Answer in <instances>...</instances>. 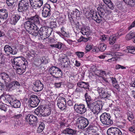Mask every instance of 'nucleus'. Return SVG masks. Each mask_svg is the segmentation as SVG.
I'll return each mask as SVG.
<instances>
[{"label": "nucleus", "instance_id": "f257e3e1", "mask_svg": "<svg viewBox=\"0 0 135 135\" xmlns=\"http://www.w3.org/2000/svg\"><path fill=\"white\" fill-rule=\"evenodd\" d=\"M98 14L97 15L96 12H94L93 14L92 15V19L97 23H99L102 21V18L104 17L105 12V13H107L108 11L104 10L100 6L98 7L97 8Z\"/></svg>", "mask_w": 135, "mask_h": 135}, {"label": "nucleus", "instance_id": "f03ea898", "mask_svg": "<svg viewBox=\"0 0 135 135\" xmlns=\"http://www.w3.org/2000/svg\"><path fill=\"white\" fill-rule=\"evenodd\" d=\"M52 31V30L51 28L43 26L41 27L39 31H38V34L41 39L44 40L49 37Z\"/></svg>", "mask_w": 135, "mask_h": 135}, {"label": "nucleus", "instance_id": "7ed1b4c3", "mask_svg": "<svg viewBox=\"0 0 135 135\" xmlns=\"http://www.w3.org/2000/svg\"><path fill=\"white\" fill-rule=\"evenodd\" d=\"M24 26L30 34L35 36L38 34V30L34 28V26L29 20L25 22Z\"/></svg>", "mask_w": 135, "mask_h": 135}, {"label": "nucleus", "instance_id": "20e7f679", "mask_svg": "<svg viewBox=\"0 0 135 135\" xmlns=\"http://www.w3.org/2000/svg\"><path fill=\"white\" fill-rule=\"evenodd\" d=\"M111 117L110 114L105 112L103 113L100 116V121L103 125L107 126L112 125L113 124V122Z\"/></svg>", "mask_w": 135, "mask_h": 135}, {"label": "nucleus", "instance_id": "39448f33", "mask_svg": "<svg viewBox=\"0 0 135 135\" xmlns=\"http://www.w3.org/2000/svg\"><path fill=\"white\" fill-rule=\"evenodd\" d=\"M12 66L14 69H16V67H20L24 65H26V59L22 57H19L11 60Z\"/></svg>", "mask_w": 135, "mask_h": 135}, {"label": "nucleus", "instance_id": "423d86ee", "mask_svg": "<svg viewBox=\"0 0 135 135\" xmlns=\"http://www.w3.org/2000/svg\"><path fill=\"white\" fill-rule=\"evenodd\" d=\"M77 123L79 124V128L82 129H84L87 127L89 123L88 120L83 116L80 117L78 118Z\"/></svg>", "mask_w": 135, "mask_h": 135}, {"label": "nucleus", "instance_id": "0eeeda50", "mask_svg": "<svg viewBox=\"0 0 135 135\" xmlns=\"http://www.w3.org/2000/svg\"><path fill=\"white\" fill-rule=\"evenodd\" d=\"M51 109L50 108H45L43 109H36L35 112L38 115L40 116L41 115L43 117H47L50 114L51 112Z\"/></svg>", "mask_w": 135, "mask_h": 135}, {"label": "nucleus", "instance_id": "6e6552de", "mask_svg": "<svg viewBox=\"0 0 135 135\" xmlns=\"http://www.w3.org/2000/svg\"><path fill=\"white\" fill-rule=\"evenodd\" d=\"M40 18L37 15H35L34 16H31L28 20L33 24L34 26V28H36L37 30L41 26L40 24Z\"/></svg>", "mask_w": 135, "mask_h": 135}, {"label": "nucleus", "instance_id": "1a4fd4ad", "mask_svg": "<svg viewBox=\"0 0 135 135\" xmlns=\"http://www.w3.org/2000/svg\"><path fill=\"white\" fill-rule=\"evenodd\" d=\"M108 135H127L126 133H122L118 128L115 127H111L107 131Z\"/></svg>", "mask_w": 135, "mask_h": 135}, {"label": "nucleus", "instance_id": "9d476101", "mask_svg": "<svg viewBox=\"0 0 135 135\" xmlns=\"http://www.w3.org/2000/svg\"><path fill=\"white\" fill-rule=\"evenodd\" d=\"M29 3L28 0H21L18 4V10L19 12L26 11L28 8Z\"/></svg>", "mask_w": 135, "mask_h": 135}, {"label": "nucleus", "instance_id": "9b49d317", "mask_svg": "<svg viewBox=\"0 0 135 135\" xmlns=\"http://www.w3.org/2000/svg\"><path fill=\"white\" fill-rule=\"evenodd\" d=\"M105 54H106V55H108L109 56L108 57H112L111 58L108 59L107 60V61L109 62L117 60L119 56L122 55V53L119 52H110L109 53H106Z\"/></svg>", "mask_w": 135, "mask_h": 135}, {"label": "nucleus", "instance_id": "f8f14e48", "mask_svg": "<svg viewBox=\"0 0 135 135\" xmlns=\"http://www.w3.org/2000/svg\"><path fill=\"white\" fill-rule=\"evenodd\" d=\"M40 101V100L37 96L34 95H32L28 100L30 106L32 107L37 106Z\"/></svg>", "mask_w": 135, "mask_h": 135}, {"label": "nucleus", "instance_id": "ddd939ff", "mask_svg": "<svg viewBox=\"0 0 135 135\" xmlns=\"http://www.w3.org/2000/svg\"><path fill=\"white\" fill-rule=\"evenodd\" d=\"M74 108L77 113L80 114L85 113L86 111V109L84 105L81 104H75Z\"/></svg>", "mask_w": 135, "mask_h": 135}, {"label": "nucleus", "instance_id": "4468645a", "mask_svg": "<svg viewBox=\"0 0 135 135\" xmlns=\"http://www.w3.org/2000/svg\"><path fill=\"white\" fill-rule=\"evenodd\" d=\"M25 118L26 120L33 126L35 125L37 122V117L32 114H28Z\"/></svg>", "mask_w": 135, "mask_h": 135}, {"label": "nucleus", "instance_id": "2eb2a0df", "mask_svg": "<svg viewBox=\"0 0 135 135\" xmlns=\"http://www.w3.org/2000/svg\"><path fill=\"white\" fill-rule=\"evenodd\" d=\"M50 4H46L45 6H44L42 12V15L43 17H46L50 16Z\"/></svg>", "mask_w": 135, "mask_h": 135}, {"label": "nucleus", "instance_id": "dca6fc26", "mask_svg": "<svg viewBox=\"0 0 135 135\" xmlns=\"http://www.w3.org/2000/svg\"><path fill=\"white\" fill-rule=\"evenodd\" d=\"M31 6L35 9L39 8L43 4V0H30Z\"/></svg>", "mask_w": 135, "mask_h": 135}, {"label": "nucleus", "instance_id": "f3484780", "mask_svg": "<svg viewBox=\"0 0 135 135\" xmlns=\"http://www.w3.org/2000/svg\"><path fill=\"white\" fill-rule=\"evenodd\" d=\"M34 85L33 88L35 89V91L36 92H38L42 90L44 87V85L39 80H37L33 83Z\"/></svg>", "mask_w": 135, "mask_h": 135}, {"label": "nucleus", "instance_id": "a211bd4d", "mask_svg": "<svg viewBox=\"0 0 135 135\" xmlns=\"http://www.w3.org/2000/svg\"><path fill=\"white\" fill-rule=\"evenodd\" d=\"M50 71L52 76H55L56 75L62 76V75L61 70L56 66L52 67L50 70Z\"/></svg>", "mask_w": 135, "mask_h": 135}, {"label": "nucleus", "instance_id": "6ab92c4d", "mask_svg": "<svg viewBox=\"0 0 135 135\" xmlns=\"http://www.w3.org/2000/svg\"><path fill=\"white\" fill-rule=\"evenodd\" d=\"M98 91L103 98H106L109 100L111 99V95L108 93L106 90L101 88L99 89Z\"/></svg>", "mask_w": 135, "mask_h": 135}, {"label": "nucleus", "instance_id": "aec40b11", "mask_svg": "<svg viewBox=\"0 0 135 135\" xmlns=\"http://www.w3.org/2000/svg\"><path fill=\"white\" fill-rule=\"evenodd\" d=\"M113 110L117 112H114V115L116 118H118L120 116L121 114L123 113V110L122 108L120 106L117 105L114 106Z\"/></svg>", "mask_w": 135, "mask_h": 135}, {"label": "nucleus", "instance_id": "412c9836", "mask_svg": "<svg viewBox=\"0 0 135 135\" xmlns=\"http://www.w3.org/2000/svg\"><path fill=\"white\" fill-rule=\"evenodd\" d=\"M4 50L5 53L8 55L11 54L12 55H15L17 54V51L16 49H13L8 45H6L4 46Z\"/></svg>", "mask_w": 135, "mask_h": 135}, {"label": "nucleus", "instance_id": "4be33fe9", "mask_svg": "<svg viewBox=\"0 0 135 135\" xmlns=\"http://www.w3.org/2000/svg\"><path fill=\"white\" fill-rule=\"evenodd\" d=\"M102 105L101 101H98L96 102H95L93 113L95 114H97L102 109Z\"/></svg>", "mask_w": 135, "mask_h": 135}, {"label": "nucleus", "instance_id": "5701e85b", "mask_svg": "<svg viewBox=\"0 0 135 135\" xmlns=\"http://www.w3.org/2000/svg\"><path fill=\"white\" fill-rule=\"evenodd\" d=\"M58 121V124H59L57 125V126L59 129H62L69 126V125L66 122L65 120L63 118H59Z\"/></svg>", "mask_w": 135, "mask_h": 135}, {"label": "nucleus", "instance_id": "b1692460", "mask_svg": "<svg viewBox=\"0 0 135 135\" xmlns=\"http://www.w3.org/2000/svg\"><path fill=\"white\" fill-rule=\"evenodd\" d=\"M59 61L61 65L63 67H67L69 65L70 61L67 57H61L60 58Z\"/></svg>", "mask_w": 135, "mask_h": 135}, {"label": "nucleus", "instance_id": "393cba45", "mask_svg": "<svg viewBox=\"0 0 135 135\" xmlns=\"http://www.w3.org/2000/svg\"><path fill=\"white\" fill-rule=\"evenodd\" d=\"M20 86V83L17 81H13L8 85V87L12 90L19 89Z\"/></svg>", "mask_w": 135, "mask_h": 135}, {"label": "nucleus", "instance_id": "a878e982", "mask_svg": "<svg viewBox=\"0 0 135 135\" xmlns=\"http://www.w3.org/2000/svg\"><path fill=\"white\" fill-rule=\"evenodd\" d=\"M21 17L18 14L14 15L10 18V22L11 24L15 25Z\"/></svg>", "mask_w": 135, "mask_h": 135}, {"label": "nucleus", "instance_id": "bb28decb", "mask_svg": "<svg viewBox=\"0 0 135 135\" xmlns=\"http://www.w3.org/2000/svg\"><path fill=\"white\" fill-rule=\"evenodd\" d=\"M62 133L65 134H68L70 135H75L76 133V131L70 127L66 128L62 131Z\"/></svg>", "mask_w": 135, "mask_h": 135}, {"label": "nucleus", "instance_id": "cd10ccee", "mask_svg": "<svg viewBox=\"0 0 135 135\" xmlns=\"http://www.w3.org/2000/svg\"><path fill=\"white\" fill-rule=\"evenodd\" d=\"M16 69H14L16 70L17 73L19 75H21L25 71L26 68V65H24L20 67H16Z\"/></svg>", "mask_w": 135, "mask_h": 135}, {"label": "nucleus", "instance_id": "c85d7f7f", "mask_svg": "<svg viewBox=\"0 0 135 135\" xmlns=\"http://www.w3.org/2000/svg\"><path fill=\"white\" fill-rule=\"evenodd\" d=\"M81 32L84 35H89L90 34V30L88 26H84L81 28Z\"/></svg>", "mask_w": 135, "mask_h": 135}, {"label": "nucleus", "instance_id": "c756f323", "mask_svg": "<svg viewBox=\"0 0 135 135\" xmlns=\"http://www.w3.org/2000/svg\"><path fill=\"white\" fill-rule=\"evenodd\" d=\"M118 127L121 129L124 128L125 127L126 120V119L122 118L119 121L117 122Z\"/></svg>", "mask_w": 135, "mask_h": 135}, {"label": "nucleus", "instance_id": "7c9ffc66", "mask_svg": "<svg viewBox=\"0 0 135 135\" xmlns=\"http://www.w3.org/2000/svg\"><path fill=\"white\" fill-rule=\"evenodd\" d=\"M65 16L64 15L61 14L60 15L58 18V22L60 25H62L65 24L66 21Z\"/></svg>", "mask_w": 135, "mask_h": 135}, {"label": "nucleus", "instance_id": "2f4dec72", "mask_svg": "<svg viewBox=\"0 0 135 135\" xmlns=\"http://www.w3.org/2000/svg\"><path fill=\"white\" fill-rule=\"evenodd\" d=\"M8 16L6 10L0 9V18L3 20H6Z\"/></svg>", "mask_w": 135, "mask_h": 135}, {"label": "nucleus", "instance_id": "473e14b6", "mask_svg": "<svg viewBox=\"0 0 135 135\" xmlns=\"http://www.w3.org/2000/svg\"><path fill=\"white\" fill-rule=\"evenodd\" d=\"M77 85L81 88H84L86 89H89V85L88 83L84 82H80L77 84Z\"/></svg>", "mask_w": 135, "mask_h": 135}, {"label": "nucleus", "instance_id": "72a5a7b5", "mask_svg": "<svg viewBox=\"0 0 135 135\" xmlns=\"http://www.w3.org/2000/svg\"><path fill=\"white\" fill-rule=\"evenodd\" d=\"M11 105L15 108H18L20 107L21 103L19 100L17 99L14 100L12 102Z\"/></svg>", "mask_w": 135, "mask_h": 135}, {"label": "nucleus", "instance_id": "f704fd0d", "mask_svg": "<svg viewBox=\"0 0 135 135\" xmlns=\"http://www.w3.org/2000/svg\"><path fill=\"white\" fill-rule=\"evenodd\" d=\"M39 124V126L37 130V132L38 133L42 132L45 127V124L43 122H40Z\"/></svg>", "mask_w": 135, "mask_h": 135}, {"label": "nucleus", "instance_id": "c9c22d12", "mask_svg": "<svg viewBox=\"0 0 135 135\" xmlns=\"http://www.w3.org/2000/svg\"><path fill=\"white\" fill-rule=\"evenodd\" d=\"M64 45L60 42H58L55 44L51 45L50 46L52 47H55L59 49H61Z\"/></svg>", "mask_w": 135, "mask_h": 135}, {"label": "nucleus", "instance_id": "e433bc0d", "mask_svg": "<svg viewBox=\"0 0 135 135\" xmlns=\"http://www.w3.org/2000/svg\"><path fill=\"white\" fill-rule=\"evenodd\" d=\"M57 105L60 110H62L66 109V103H57Z\"/></svg>", "mask_w": 135, "mask_h": 135}, {"label": "nucleus", "instance_id": "4c0bfd02", "mask_svg": "<svg viewBox=\"0 0 135 135\" xmlns=\"http://www.w3.org/2000/svg\"><path fill=\"white\" fill-rule=\"evenodd\" d=\"M88 110L91 111L93 113L94 109L95 102H90L87 104Z\"/></svg>", "mask_w": 135, "mask_h": 135}, {"label": "nucleus", "instance_id": "58836bf2", "mask_svg": "<svg viewBox=\"0 0 135 135\" xmlns=\"http://www.w3.org/2000/svg\"><path fill=\"white\" fill-rule=\"evenodd\" d=\"M117 37L116 36H110L109 38V43L110 45H113L116 41Z\"/></svg>", "mask_w": 135, "mask_h": 135}, {"label": "nucleus", "instance_id": "ea45409f", "mask_svg": "<svg viewBox=\"0 0 135 135\" xmlns=\"http://www.w3.org/2000/svg\"><path fill=\"white\" fill-rule=\"evenodd\" d=\"M127 4L131 6H133L135 4V0H123Z\"/></svg>", "mask_w": 135, "mask_h": 135}, {"label": "nucleus", "instance_id": "a19ab883", "mask_svg": "<svg viewBox=\"0 0 135 135\" xmlns=\"http://www.w3.org/2000/svg\"><path fill=\"white\" fill-rule=\"evenodd\" d=\"M26 55L28 56H36V54L35 51L32 50H31L30 51H28L26 52Z\"/></svg>", "mask_w": 135, "mask_h": 135}, {"label": "nucleus", "instance_id": "79ce46f5", "mask_svg": "<svg viewBox=\"0 0 135 135\" xmlns=\"http://www.w3.org/2000/svg\"><path fill=\"white\" fill-rule=\"evenodd\" d=\"M85 97L86 103L91 102L92 99L90 95L87 93H86L85 94Z\"/></svg>", "mask_w": 135, "mask_h": 135}, {"label": "nucleus", "instance_id": "37998d69", "mask_svg": "<svg viewBox=\"0 0 135 135\" xmlns=\"http://www.w3.org/2000/svg\"><path fill=\"white\" fill-rule=\"evenodd\" d=\"M127 50H128V52L132 54H135V47L130 46L127 47Z\"/></svg>", "mask_w": 135, "mask_h": 135}, {"label": "nucleus", "instance_id": "c03bdc74", "mask_svg": "<svg viewBox=\"0 0 135 135\" xmlns=\"http://www.w3.org/2000/svg\"><path fill=\"white\" fill-rule=\"evenodd\" d=\"M16 1L17 0H6V2L8 6H12Z\"/></svg>", "mask_w": 135, "mask_h": 135}, {"label": "nucleus", "instance_id": "a18cd8bd", "mask_svg": "<svg viewBox=\"0 0 135 135\" xmlns=\"http://www.w3.org/2000/svg\"><path fill=\"white\" fill-rule=\"evenodd\" d=\"M95 129H97V127L93 129L91 131H89V132H88L87 133H86V134L84 135H87V134H91V135L95 134L98 133L97 130Z\"/></svg>", "mask_w": 135, "mask_h": 135}, {"label": "nucleus", "instance_id": "49530a36", "mask_svg": "<svg viewBox=\"0 0 135 135\" xmlns=\"http://www.w3.org/2000/svg\"><path fill=\"white\" fill-rule=\"evenodd\" d=\"M93 45L90 44H87L85 48V52L86 53L92 49Z\"/></svg>", "mask_w": 135, "mask_h": 135}, {"label": "nucleus", "instance_id": "de8ad7c7", "mask_svg": "<svg viewBox=\"0 0 135 135\" xmlns=\"http://www.w3.org/2000/svg\"><path fill=\"white\" fill-rule=\"evenodd\" d=\"M99 47V50L102 51H104L106 49V46L104 43L100 44Z\"/></svg>", "mask_w": 135, "mask_h": 135}, {"label": "nucleus", "instance_id": "09e8293b", "mask_svg": "<svg viewBox=\"0 0 135 135\" xmlns=\"http://www.w3.org/2000/svg\"><path fill=\"white\" fill-rule=\"evenodd\" d=\"M57 103H66L65 99L62 97H59L58 99L57 100Z\"/></svg>", "mask_w": 135, "mask_h": 135}, {"label": "nucleus", "instance_id": "8fccbe9b", "mask_svg": "<svg viewBox=\"0 0 135 135\" xmlns=\"http://www.w3.org/2000/svg\"><path fill=\"white\" fill-rule=\"evenodd\" d=\"M126 114L127 115H129V114L131 115V114L133 113L132 109L130 108L129 107H127L126 109Z\"/></svg>", "mask_w": 135, "mask_h": 135}, {"label": "nucleus", "instance_id": "3c124183", "mask_svg": "<svg viewBox=\"0 0 135 135\" xmlns=\"http://www.w3.org/2000/svg\"><path fill=\"white\" fill-rule=\"evenodd\" d=\"M3 80H4L5 82L6 83H7L11 80L9 76H1Z\"/></svg>", "mask_w": 135, "mask_h": 135}, {"label": "nucleus", "instance_id": "603ef678", "mask_svg": "<svg viewBox=\"0 0 135 135\" xmlns=\"http://www.w3.org/2000/svg\"><path fill=\"white\" fill-rule=\"evenodd\" d=\"M73 14L76 16V17H80V16L79 11L77 9H75L73 11Z\"/></svg>", "mask_w": 135, "mask_h": 135}, {"label": "nucleus", "instance_id": "864d4df0", "mask_svg": "<svg viewBox=\"0 0 135 135\" xmlns=\"http://www.w3.org/2000/svg\"><path fill=\"white\" fill-rule=\"evenodd\" d=\"M7 106V105L4 104H0V109L2 110H4L5 112H6L7 110V109L6 108Z\"/></svg>", "mask_w": 135, "mask_h": 135}, {"label": "nucleus", "instance_id": "5fc2aeb1", "mask_svg": "<svg viewBox=\"0 0 135 135\" xmlns=\"http://www.w3.org/2000/svg\"><path fill=\"white\" fill-rule=\"evenodd\" d=\"M75 54L79 58L82 57L84 55V54L83 52L78 51L75 52Z\"/></svg>", "mask_w": 135, "mask_h": 135}, {"label": "nucleus", "instance_id": "6e6d98bb", "mask_svg": "<svg viewBox=\"0 0 135 135\" xmlns=\"http://www.w3.org/2000/svg\"><path fill=\"white\" fill-rule=\"evenodd\" d=\"M83 89L80 87L79 86L77 87H76V89L75 90V92L76 93H80L81 92H83Z\"/></svg>", "mask_w": 135, "mask_h": 135}, {"label": "nucleus", "instance_id": "4d7b16f0", "mask_svg": "<svg viewBox=\"0 0 135 135\" xmlns=\"http://www.w3.org/2000/svg\"><path fill=\"white\" fill-rule=\"evenodd\" d=\"M66 41L67 43L70 45H72L73 44V46H74V45H76L77 44L76 42L75 41H73L70 39L67 40Z\"/></svg>", "mask_w": 135, "mask_h": 135}, {"label": "nucleus", "instance_id": "13d9d810", "mask_svg": "<svg viewBox=\"0 0 135 135\" xmlns=\"http://www.w3.org/2000/svg\"><path fill=\"white\" fill-rule=\"evenodd\" d=\"M127 119L129 122L131 121L134 118L133 113L131 114V115L129 114V115H127Z\"/></svg>", "mask_w": 135, "mask_h": 135}, {"label": "nucleus", "instance_id": "bf43d9fd", "mask_svg": "<svg viewBox=\"0 0 135 135\" xmlns=\"http://www.w3.org/2000/svg\"><path fill=\"white\" fill-rule=\"evenodd\" d=\"M59 119L58 118V119L57 118L55 117H54L52 118V122L54 124H57L59 123L58 120H59Z\"/></svg>", "mask_w": 135, "mask_h": 135}, {"label": "nucleus", "instance_id": "052dcab7", "mask_svg": "<svg viewBox=\"0 0 135 135\" xmlns=\"http://www.w3.org/2000/svg\"><path fill=\"white\" fill-rule=\"evenodd\" d=\"M106 4L108 6L110 9H113V4L111 1L110 2H108V3L107 4Z\"/></svg>", "mask_w": 135, "mask_h": 135}, {"label": "nucleus", "instance_id": "680f3d73", "mask_svg": "<svg viewBox=\"0 0 135 135\" xmlns=\"http://www.w3.org/2000/svg\"><path fill=\"white\" fill-rule=\"evenodd\" d=\"M115 68L116 69H126V67L123 66H122L118 64L115 66Z\"/></svg>", "mask_w": 135, "mask_h": 135}, {"label": "nucleus", "instance_id": "e2e57ef3", "mask_svg": "<svg viewBox=\"0 0 135 135\" xmlns=\"http://www.w3.org/2000/svg\"><path fill=\"white\" fill-rule=\"evenodd\" d=\"M94 128H95V127L90 124L87 128V131H88V132H89V131H91Z\"/></svg>", "mask_w": 135, "mask_h": 135}, {"label": "nucleus", "instance_id": "0e129e2a", "mask_svg": "<svg viewBox=\"0 0 135 135\" xmlns=\"http://www.w3.org/2000/svg\"><path fill=\"white\" fill-rule=\"evenodd\" d=\"M8 100L9 103L11 105L12 103V102L14 100L13 98L11 97H9L7 98Z\"/></svg>", "mask_w": 135, "mask_h": 135}, {"label": "nucleus", "instance_id": "69168bd1", "mask_svg": "<svg viewBox=\"0 0 135 135\" xmlns=\"http://www.w3.org/2000/svg\"><path fill=\"white\" fill-rule=\"evenodd\" d=\"M110 80H111L113 84H114L117 82V80L116 79L113 77H110Z\"/></svg>", "mask_w": 135, "mask_h": 135}, {"label": "nucleus", "instance_id": "338daca9", "mask_svg": "<svg viewBox=\"0 0 135 135\" xmlns=\"http://www.w3.org/2000/svg\"><path fill=\"white\" fill-rule=\"evenodd\" d=\"M56 22L54 21H51L50 22V26L52 28L56 26Z\"/></svg>", "mask_w": 135, "mask_h": 135}, {"label": "nucleus", "instance_id": "774afa93", "mask_svg": "<svg viewBox=\"0 0 135 135\" xmlns=\"http://www.w3.org/2000/svg\"><path fill=\"white\" fill-rule=\"evenodd\" d=\"M73 102L72 100L69 99L67 101V104L69 106H72L73 105Z\"/></svg>", "mask_w": 135, "mask_h": 135}]
</instances>
